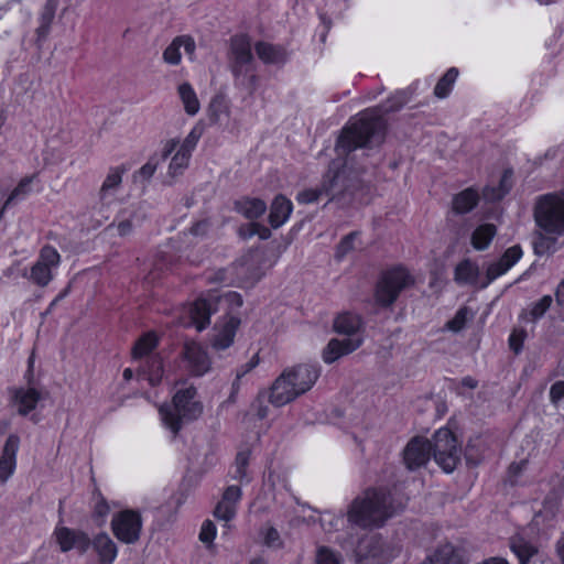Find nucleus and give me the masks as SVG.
Here are the masks:
<instances>
[{"instance_id":"412c9836","label":"nucleus","mask_w":564,"mask_h":564,"mask_svg":"<svg viewBox=\"0 0 564 564\" xmlns=\"http://www.w3.org/2000/svg\"><path fill=\"white\" fill-rule=\"evenodd\" d=\"M432 446L427 440L414 437L411 440L403 453L404 463L409 469H416L423 466L431 456Z\"/></svg>"},{"instance_id":"2eb2a0df","label":"nucleus","mask_w":564,"mask_h":564,"mask_svg":"<svg viewBox=\"0 0 564 564\" xmlns=\"http://www.w3.org/2000/svg\"><path fill=\"white\" fill-rule=\"evenodd\" d=\"M128 172V167L123 164L111 166L99 188L98 199L101 206H110L117 199L121 189L123 175Z\"/></svg>"},{"instance_id":"4d7b16f0","label":"nucleus","mask_w":564,"mask_h":564,"mask_svg":"<svg viewBox=\"0 0 564 564\" xmlns=\"http://www.w3.org/2000/svg\"><path fill=\"white\" fill-rule=\"evenodd\" d=\"M259 228L258 224H250L246 229L241 228L239 234L242 238H251L257 234V229Z\"/></svg>"},{"instance_id":"de8ad7c7","label":"nucleus","mask_w":564,"mask_h":564,"mask_svg":"<svg viewBox=\"0 0 564 564\" xmlns=\"http://www.w3.org/2000/svg\"><path fill=\"white\" fill-rule=\"evenodd\" d=\"M321 525L326 532L337 530L339 523L343 522V518L332 512H325L319 518Z\"/></svg>"},{"instance_id":"c9c22d12","label":"nucleus","mask_w":564,"mask_h":564,"mask_svg":"<svg viewBox=\"0 0 564 564\" xmlns=\"http://www.w3.org/2000/svg\"><path fill=\"white\" fill-rule=\"evenodd\" d=\"M512 171L506 170L501 175L499 185L486 186L482 191V196L486 200L495 202L501 199L512 187Z\"/></svg>"},{"instance_id":"bb28decb","label":"nucleus","mask_w":564,"mask_h":564,"mask_svg":"<svg viewBox=\"0 0 564 564\" xmlns=\"http://www.w3.org/2000/svg\"><path fill=\"white\" fill-rule=\"evenodd\" d=\"M256 53L264 64H283L288 58L285 48L269 42L260 41L254 45Z\"/></svg>"},{"instance_id":"423d86ee","label":"nucleus","mask_w":564,"mask_h":564,"mask_svg":"<svg viewBox=\"0 0 564 564\" xmlns=\"http://www.w3.org/2000/svg\"><path fill=\"white\" fill-rule=\"evenodd\" d=\"M202 135L203 128L197 124L192 128L182 142L177 138H171L163 142L161 151L163 160H166L176 150L169 164L167 174L170 176L176 177L182 175L188 167L192 153L196 149Z\"/></svg>"},{"instance_id":"680f3d73","label":"nucleus","mask_w":564,"mask_h":564,"mask_svg":"<svg viewBox=\"0 0 564 564\" xmlns=\"http://www.w3.org/2000/svg\"><path fill=\"white\" fill-rule=\"evenodd\" d=\"M553 403H557L564 397V390H551L550 393Z\"/></svg>"},{"instance_id":"69168bd1","label":"nucleus","mask_w":564,"mask_h":564,"mask_svg":"<svg viewBox=\"0 0 564 564\" xmlns=\"http://www.w3.org/2000/svg\"><path fill=\"white\" fill-rule=\"evenodd\" d=\"M10 0H0V19L7 13L10 8Z\"/></svg>"},{"instance_id":"3c124183","label":"nucleus","mask_w":564,"mask_h":564,"mask_svg":"<svg viewBox=\"0 0 564 564\" xmlns=\"http://www.w3.org/2000/svg\"><path fill=\"white\" fill-rule=\"evenodd\" d=\"M215 536H216L215 524L209 520L204 521L202 524V528H200V532H199V540L203 543L210 544L214 541Z\"/></svg>"},{"instance_id":"9d476101","label":"nucleus","mask_w":564,"mask_h":564,"mask_svg":"<svg viewBox=\"0 0 564 564\" xmlns=\"http://www.w3.org/2000/svg\"><path fill=\"white\" fill-rule=\"evenodd\" d=\"M61 263V254L52 246H44L40 250L37 260L30 269V273H24L32 283L37 286L45 288L54 279V271L57 270Z\"/></svg>"},{"instance_id":"8fccbe9b","label":"nucleus","mask_w":564,"mask_h":564,"mask_svg":"<svg viewBox=\"0 0 564 564\" xmlns=\"http://www.w3.org/2000/svg\"><path fill=\"white\" fill-rule=\"evenodd\" d=\"M468 310L463 307L457 311L455 316L447 323V328L453 332H459L466 324Z\"/></svg>"},{"instance_id":"13d9d810","label":"nucleus","mask_w":564,"mask_h":564,"mask_svg":"<svg viewBox=\"0 0 564 564\" xmlns=\"http://www.w3.org/2000/svg\"><path fill=\"white\" fill-rule=\"evenodd\" d=\"M95 512L99 517H105L109 512V506L107 505V502L105 500L101 499V500L96 502V505H95Z\"/></svg>"},{"instance_id":"ddd939ff","label":"nucleus","mask_w":564,"mask_h":564,"mask_svg":"<svg viewBox=\"0 0 564 564\" xmlns=\"http://www.w3.org/2000/svg\"><path fill=\"white\" fill-rule=\"evenodd\" d=\"M216 311V302L213 299L200 297L186 308V317H182L180 324L184 327H196L197 330L205 329L210 323V315Z\"/></svg>"},{"instance_id":"f704fd0d","label":"nucleus","mask_w":564,"mask_h":564,"mask_svg":"<svg viewBox=\"0 0 564 564\" xmlns=\"http://www.w3.org/2000/svg\"><path fill=\"white\" fill-rule=\"evenodd\" d=\"M178 97L184 110L188 116H196L199 112L200 104L196 91L189 83H182L177 87Z\"/></svg>"},{"instance_id":"6e6552de","label":"nucleus","mask_w":564,"mask_h":564,"mask_svg":"<svg viewBox=\"0 0 564 564\" xmlns=\"http://www.w3.org/2000/svg\"><path fill=\"white\" fill-rule=\"evenodd\" d=\"M534 217L536 225L544 232L553 236H564V199L554 194H547L536 203Z\"/></svg>"},{"instance_id":"0e129e2a","label":"nucleus","mask_w":564,"mask_h":564,"mask_svg":"<svg viewBox=\"0 0 564 564\" xmlns=\"http://www.w3.org/2000/svg\"><path fill=\"white\" fill-rule=\"evenodd\" d=\"M462 386H463V388H468V389L476 388L477 381L475 379H473L471 377H466L463 379Z\"/></svg>"},{"instance_id":"79ce46f5","label":"nucleus","mask_w":564,"mask_h":564,"mask_svg":"<svg viewBox=\"0 0 564 564\" xmlns=\"http://www.w3.org/2000/svg\"><path fill=\"white\" fill-rule=\"evenodd\" d=\"M454 546L449 543L440 545L422 564H449Z\"/></svg>"},{"instance_id":"c756f323","label":"nucleus","mask_w":564,"mask_h":564,"mask_svg":"<svg viewBox=\"0 0 564 564\" xmlns=\"http://www.w3.org/2000/svg\"><path fill=\"white\" fill-rule=\"evenodd\" d=\"M496 235L497 227L494 224H480L471 232L470 243L477 251L486 250L489 248Z\"/></svg>"},{"instance_id":"1a4fd4ad","label":"nucleus","mask_w":564,"mask_h":564,"mask_svg":"<svg viewBox=\"0 0 564 564\" xmlns=\"http://www.w3.org/2000/svg\"><path fill=\"white\" fill-rule=\"evenodd\" d=\"M431 446L436 464L445 473H452L460 462V448L453 432L447 427L437 430Z\"/></svg>"},{"instance_id":"a878e982","label":"nucleus","mask_w":564,"mask_h":564,"mask_svg":"<svg viewBox=\"0 0 564 564\" xmlns=\"http://www.w3.org/2000/svg\"><path fill=\"white\" fill-rule=\"evenodd\" d=\"M337 176V173L328 171L321 187L301 191L296 196V200L300 204H312L317 202L323 195L328 196L334 187Z\"/></svg>"},{"instance_id":"bf43d9fd","label":"nucleus","mask_w":564,"mask_h":564,"mask_svg":"<svg viewBox=\"0 0 564 564\" xmlns=\"http://www.w3.org/2000/svg\"><path fill=\"white\" fill-rule=\"evenodd\" d=\"M556 303L558 306L564 308V279L557 285L555 291Z\"/></svg>"},{"instance_id":"864d4df0","label":"nucleus","mask_w":564,"mask_h":564,"mask_svg":"<svg viewBox=\"0 0 564 564\" xmlns=\"http://www.w3.org/2000/svg\"><path fill=\"white\" fill-rule=\"evenodd\" d=\"M356 237H357V234L351 232L341 239V241L339 242V245L337 247V254L339 257H344L345 254H347L349 251H351L354 249V240L356 239Z\"/></svg>"},{"instance_id":"4be33fe9","label":"nucleus","mask_w":564,"mask_h":564,"mask_svg":"<svg viewBox=\"0 0 564 564\" xmlns=\"http://www.w3.org/2000/svg\"><path fill=\"white\" fill-rule=\"evenodd\" d=\"M184 356L193 375L203 376L209 370L210 360L199 344L187 343L184 347Z\"/></svg>"},{"instance_id":"e433bc0d","label":"nucleus","mask_w":564,"mask_h":564,"mask_svg":"<svg viewBox=\"0 0 564 564\" xmlns=\"http://www.w3.org/2000/svg\"><path fill=\"white\" fill-rule=\"evenodd\" d=\"M479 202V194L474 188H466L453 198V209L458 214L469 213Z\"/></svg>"},{"instance_id":"58836bf2","label":"nucleus","mask_w":564,"mask_h":564,"mask_svg":"<svg viewBox=\"0 0 564 564\" xmlns=\"http://www.w3.org/2000/svg\"><path fill=\"white\" fill-rule=\"evenodd\" d=\"M533 250L538 256L554 253L557 250L556 237H550L546 232L536 234L533 239Z\"/></svg>"},{"instance_id":"6ab92c4d","label":"nucleus","mask_w":564,"mask_h":564,"mask_svg":"<svg viewBox=\"0 0 564 564\" xmlns=\"http://www.w3.org/2000/svg\"><path fill=\"white\" fill-rule=\"evenodd\" d=\"M523 256L522 248L514 245L508 248L495 262L490 263L486 271L487 284L506 274Z\"/></svg>"},{"instance_id":"4468645a","label":"nucleus","mask_w":564,"mask_h":564,"mask_svg":"<svg viewBox=\"0 0 564 564\" xmlns=\"http://www.w3.org/2000/svg\"><path fill=\"white\" fill-rule=\"evenodd\" d=\"M20 445L21 438L18 434L11 433L7 436L0 453V484H6L15 473Z\"/></svg>"},{"instance_id":"6e6d98bb","label":"nucleus","mask_w":564,"mask_h":564,"mask_svg":"<svg viewBox=\"0 0 564 564\" xmlns=\"http://www.w3.org/2000/svg\"><path fill=\"white\" fill-rule=\"evenodd\" d=\"M221 299L238 307L242 305V297L237 292H228Z\"/></svg>"},{"instance_id":"cd10ccee","label":"nucleus","mask_w":564,"mask_h":564,"mask_svg":"<svg viewBox=\"0 0 564 564\" xmlns=\"http://www.w3.org/2000/svg\"><path fill=\"white\" fill-rule=\"evenodd\" d=\"M239 325V318L234 316L229 317L223 326L217 329L213 339V347L217 350H224L230 347L234 343Z\"/></svg>"},{"instance_id":"39448f33","label":"nucleus","mask_w":564,"mask_h":564,"mask_svg":"<svg viewBox=\"0 0 564 564\" xmlns=\"http://www.w3.org/2000/svg\"><path fill=\"white\" fill-rule=\"evenodd\" d=\"M250 37L247 34H237L230 39L229 59L231 72L236 82L254 91L258 86V76L253 69V55Z\"/></svg>"},{"instance_id":"f3484780","label":"nucleus","mask_w":564,"mask_h":564,"mask_svg":"<svg viewBox=\"0 0 564 564\" xmlns=\"http://www.w3.org/2000/svg\"><path fill=\"white\" fill-rule=\"evenodd\" d=\"M54 536L62 552L76 549L80 553H85L90 546V540L86 533L65 527L56 528Z\"/></svg>"},{"instance_id":"37998d69","label":"nucleus","mask_w":564,"mask_h":564,"mask_svg":"<svg viewBox=\"0 0 564 564\" xmlns=\"http://www.w3.org/2000/svg\"><path fill=\"white\" fill-rule=\"evenodd\" d=\"M258 365L259 357L258 355H253L250 360L237 369L232 387L235 388L242 384H248L250 382L249 377Z\"/></svg>"},{"instance_id":"f8f14e48","label":"nucleus","mask_w":564,"mask_h":564,"mask_svg":"<svg viewBox=\"0 0 564 564\" xmlns=\"http://www.w3.org/2000/svg\"><path fill=\"white\" fill-rule=\"evenodd\" d=\"M111 528L118 540L127 544L134 543L141 533V517L132 510L121 511L113 517Z\"/></svg>"},{"instance_id":"0eeeda50","label":"nucleus","mask_w":564,"mask_h":564,"mask_svg":"<svg viewBox=\"0 0 564 564\" xmlns=\"http://www.w3.org/2000/svg\"><path fill=\"white\" fill-rule=\"evenodd\" d=\"M414 284V279L403 267L384 271L376 286L375 300L380 306H391L400 293Z\"/></svg>"},{"instance_id":"7c9ffc66","label":"nucleus","mask_w":564,"mask_h":564,"mask_svg":"<svg viewBox=\"0 0 564 564\" xmlns=\"http://www.w3.org/2000/svg\"><path fill=\"white\" fill-rule=\"evenodd\" d=\"M479 276V267L470 259L460 261L454 270V281L459 285L476 284Z\"/></svg>"},{"instance_id":"5701e85b","label":"nucleus","mask_w":564,"mask_h":564,"mask_svg":"<svg viewBox=\"0 0 564 564\" xmlns=\"http://www.w3.org/2000/svg\"><path fill=\"white\" fill-rule=\"evenodd\" d=\"M241 499V489L238 486H229L221 500L215 509V517L219 520L229 522L234 519L237 511V506Z\"/></svg>"},{"instance_id":"72a5a7b5","label":"nucleus","mask_w":564,"mask_h":564,"mask_svg":"<svg viewBox=\"0 0 564 564\" xmlns=\"http://www.w3.org/2000/svg\"><path fill=\"white\" fill-rule=\"evenodd\" d=\"M235 206L236 210L248 219H257L267 210V204L260 198H241Z\"/></svg>"},{"instance_id":"774afa93","label":"nucleus","mask_w":564,"mask_h":564,"mask_svg":"<svg viewBox=\"0 0 564 564\" xmlns=\"http://www.w3.org/2000/svg\"><path fill=\"white\" fill-rule=\"evenodd\" d=\"M134 370H135V365L133 366V368H126L122 373L123 378L126 380H130L133 377Z\"/></svg>"},{"instance_id":"7ed1b4c3","label":"nucleus","mask_w":564,"mask_h":564,"mask_svg":"<svg viewBox=\"0 0 564 564\" xmlns=\"http://www.w3.org/2000/svg\"><path fill=\"white\" fill-rule=\"evenodd\" d=\"M389 498L382 490L366 491L351 503L348 520L362 528L381 527L395 511Z\"/></svg>"},{"instance_id":"aec40b11","label":"nucleus","mask_w":564,"mask_h":564,"mask_svg":"<svg viewBox=\"0 0 564 564\" xmlns=\"http://www.w3.org/2000/svg\"><path fill=\"white\" fill-rule=\"evenodd\" d=\"M364 343V337H346L344 339L333 338L323 350V360L333 364L343 356L357 350Z\"/></svg>"},{"instance_id":"20e7f679","label":"nucleus","mask_w":564,"mask_h":564,"mask_svg":"<svg viewBox=\"0 0 564 564\" xmlns=\"http://www.w3.org/2000/svg\"><path fill=\"white\" fill-rule=\"evenodd\" d=\"M203 412V405L197 400L195 390H177L170 402L159 406L163 424L176 434L182 424L197 419Z\"/></svg>"},{"instance_id":"052dcab7","label":"nucleus","mask_w":564,"mask_h":564,"mask_svg":"<svg viewBox=\"0 0 564 564\" xmlns=\"http://www.w3.org/2000/svg\"><path fill=\"white\" fill-rule=\"evenodd\" d=\"M556 553L561 560V563L564 564V536L561 538L556 543Z\"/></svg>"},{"instance_id":"ea45409f","label":"nucleus","mask_w":564,"mask_h":564,"mask_svg":"<svg viewBox=\"0 0 564 564\" xmlns=\"http://www.w3.org/2000/svg\"><path fill=\"white\" fill-rule=\"evenodd\" d=\"M458 76V69L455 67L449 68L437 82L434 88V95L437 98H446L452 91L453 85Z\"/></svg>"},{"instance_id":"338daca9","label":"nucleus","mask_w":564,"mask_h":564,"mask_svg":"<svg viewBox=\"0 0 564 564\" xmlns=\"http://www.w3.org/2000/svg\"><path fill=\"white\" fill-rule=\"evenodd\" d=\"M261 239H268L271 235L270 230L265 227H260L257 229V234Z\"/></svg>"},{"instance_id":"603ef678","label":"nucleus","mask_w":564,"mask_h":564,"mask_svg":"<svg viewBox=\"0 0 564 564\" xmlns=\"http://www.w3.org/2000/svg\"><path fill=\"white\" fill-rule=\"evenodd\" d=\"M158 164V161L152 158L138 170L135 175L144 181H148L155 173Z\"/></svg>"},{"instance_id":"e2e57ef3","label":"nucleus","mask_w":564,"mask_h":564,"mask_svg":"<svg viewBox=\"0 0 564 564\" xmlns=\"http://www.w3.org/2000/svg\"><path fill=\"white\" fill-rule=\"evenodd\" d=\"M478 564H509L507 562V560L502 558V557H490V558H487Z\"/></svg>"},{"instance_id":"a19ab883","label":"nucleus","mask_w":564,"mask_h":564,"mask_svg":"<svg viewBox=\"0 0 564 564\" xmlns=\"http://www.w3.org/2000/svg\"><path fill=\"white\" fill-rule=\"evenodd\" d=\"M553 303V299L551 295H544L536 302H533L528 311L527 316L531 322H536L538 319L542 318L544 314L549 311Z\"/></svg>"},{"instance_id":"393cba45","label":"nucleus","mask_w":564,"mask_h":564,"mask_svg":"<svg viewBox=\"0 0 564 564\" xmlns=\"http://www.w3.org/2000/svg\"><path fill=\"white\" fill-rule=\"evenodd\" d=\"M334 330L347 337H362V319L359 315L344 312L334 319Z\"/></svg>"},{"instance_id":"2f4dec72","label":"nucleus","mask_w":564,"mask_h":564,"mask_svg":"<svg viewBox=\"0 0 564 564\" xmlns=\"http://www.w3.org/2000/svg\"><path fill=\"white\" fill-rule=\"evenodd\" d=\"M41 400L42 395L37 390H15L13 405L20 414L25 415L34 410Z\"/></svg>"},{"instance_id":"49530a36","label":"nucleus","mask_w":564,"mask_h":564,"mask_svg":"<svg viewBox=\"0 0 564 564\" xmlns=\"http://www.w3.org/2000/svg\"><path fill=\"white\" fill-rule=\"evenodd\" d=\"M317 564H340V557L338 554L327 547H319L316 554Z\"/></svg>"},{"instance_id":"473e14b6","label":"nucleus","mask_w":564,"mask_h":564,"mask_svg":"<svg viewBox=\"0 0 564 564\" xmlns=\"http://www.w3.org/2000/svg\"><path fill=\"white\" fill-rule=\"evenodd\" d=\"M510 547L519 558L520 564H527L538 553V547L532 542L525 540L524 532L511 539Z\"/></svg>"},{"instance_id":"a18cd8bd","label":"nucleus","mask_w":564,"mask_h":564,"mask_svg":"<svg viewBox=\"0 0 564 564\" xmlns=\"http://www.w3.org/2000/svg\"><path fill=\"white\" fill-rule=\"evenodd\" d=\"M527 338V332L521 328H516L509 336V346L510 349L514 351V354H519L522 348L524 340Z\"/></svg>"},{"instance_id":"c85d7f7f","label":"nucleus","mask_w":564,"mask_h":564,"mask_svg":"<svg viewBox=\"0 0 564 564\" xmlns=\"http://www.w3.org/2000/svg\"><path fill=\"white\" fill-rule=\"evenodd\" d=\"M293 210L290 199L283 195H278L271 204L269 221L273 228H279L288 221Z\"/></svg>"},{"instance_id":"f03ea898","label":"nucleus","mask_w":564,"mask_h":564,"mask_svg":"<svg viewBox=\"0 0 564 564\" xmlns=\"http://www.w3.org/2000/svg\"><path fill=\"white\" fill-rule=\"evenodd\" d=\"M159 337L155 332L141 335L131 348V361L135 365L138 382L155 387L162 383L164 370L161 356L155 351Z\"/></svg>"},{"instance_id":"b1692460","label":"nucleus","mask_w":564,"mask_h":564,"mask_svg":"<svg viewBox=\"0 0 564 564\" xmlns=\"http://www.w3.org/2000/svg\"><path fill=\"white\" fill-rule=\"evenodd\" d=\"M90 545L96 552L100 564H112L118 555L116 543L107 533L97 534Z\"/></svg>"},{"instance_id":"4c0bfd02","label":"nucleus","mask_w":564,"mask_h":564,"mask_svg":"<svg viewBox=\"0 0 564 564\" xmlns=\"http://www.w3.org/2000/svg\"><path fill=\"white\" fill-rule=\"evenodd\" d=\"M55 18V9L51 4H46L39 18V25L36 28V42L42 43L46 40L51 32V28Z\"/></svg>"},{"instance_id":"c03bdc74","label":"nucleus","mask_w":564,"mask_h":564,"mask_svg":"<svg viewBox=\"0 0 564 564\" xmlns=\"http://www.w3.org/2000/svg\"><path fill=\"white\" fill-rule=\"evenodd\" d=\"M249 457H250L249 452H240L237 454V457L235 460V467H236V470L234 474L235 479L242 481L247 478V476H248L247 468L249 465Z\"/></svg>"},{"instance_id":"f257e3e1","label":"nucleus","mask_w":564,"mask_h":564,"mask_svg":"<svg viewBox=\"0 0 564 564\" xmlns=\"http://www.w3.org/2000/svg\"><path fill=\"white\" fill-rule=\"evenodd\" d=\"M384 120L377 109H367L359 113L354 122L343 130L337 140L336 149L348 153L372 142H381L384 132Z\"/></svg>"},{"instance_id":"9b49d317","label":"nucleus","mask_w":564,"mask_h":564,"mask_svg":"<svg viewBox=\"0 0 564 564\" xmlns=\"http://www.w3.org/2000/svg\"><path fill=\"white\" fill-rule=\"evenodd\" d=\"M319 377L315 365L302 364L289 367L275 379L272 388H312Z\"/></svg>"},{"instance_id":"a211bd4d","label":"nucleus","mask_w":564,"mask_h":564,"mask_svg":"<svg viewBox=\"0 0 564 564\" xmlns=\"http://www.w3.org/2000/svg\"><path fill=\"white\" fill-rule=\"evenodd\" d=\"M187 54L191 61L194 59L196 43L191 35H178L172 40V42L163 51V61L172 66H176L182 61L181 48Z\"/></svg>"},{"instance_id":"5fc2aeb1","label":"nucleus","mask_w":564,"mask_h":564,"mask_svg":"<svg viewBox=\"0 0 564 564\" xmlns=\"http://www.w3.org/2000/svg\"><path fill=\"white\" fill-rule=\"evenodd\" d=\"M132 223L129 219H124L118 223L116 226L117 234L121 237L128 236L132 231Z\"/></svg>"},{"instance_id":"dca6fc26","label":"nucleus","mask_w":564,"mask_h":564,"mask_svg":"<svg viewBox=\"0 0 564 564\" xmlns=\"http://www.w3.org/2000/svg\"><path fill=\"white\" fill-rule=\"evenodd\" d=\"M296 390H260L252 406L257 410L260 419L267 415V404L274 406H283L299 397Z\"/></svg>"},{"instance_id":"09e8293b","label":"nucleus","mask_w":564,"mask_h":564,"mask_svg":"<svg viewBox=\"0 0 564 564\" xmlns=\"http://www.w3.org/2000/svg\"><path fill=\"white\" fill-rule=\"evenodd\" d=\"M262 534H263V542L269 547L276 549L282 545V540H281V536H280L279 532L276 531V529H274L272 527H265L263 529Z\"/></svg>"}]
</instances>
